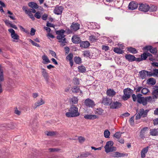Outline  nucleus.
<instances>
[{
  "label": "nucleus",
  "mask_w": 158,
  "mask_h": 158,
  "mask_svg": "<svg viewBox=\"0 0 158 158\" xmlns=\"http://www.w3.org/2000/svg\"><path fill=\"white\" fill-rule=\"evenodd\" d=\"M65 32V31L63 29H61L56 31V33L58 35L56 36L57 39L60 40L65 37V35L64 34Z\"/></svg>",
  "instance_id": "5"
},
{
  "label": "nucleus",
  "mask_w": 158,
  "mask_h": 158,
  "mask_svg": "<svg viewBox=\"0 0 158 158\" xmlns=\"http://www.w3.org/2000/svg\"><path fill=\"white\" fill-rule=\"evenodd\" d=\"M156 79L153 78H150L147 81V83L148 85H154L156 84Z\"/></svg>",
  "instance_id": "30"
},
{
  "label": "nucleus",
  "mask_w": 158,
  "mask_h": 158,
  "mask_svg": "<svg viewBox=\"0 0 158 158\" xmlns=\"http://www.w3.org/2000/svg\"><path fill=\"white\" fill-rule=\"evenodd\" d=\"M149 133L150 135L152 136H158V128L150 129Z\"/></svg>",
  "instance_id": "25"
},
{
  "label": "nucleus",
  "mask_w": 158,
  "mask_h": 158,
  "mask_svg": "<svg viewBox=\"0 0 158 158\" xmlns=\"http://www.w3.org/2000/svg\"><path fill=\"white\" fill-rule=\"evenodd\" d=\"M74 84L75 85H78L79 84V79L77 78H74L73 79Z\"/></svg>",
  "instance_id": "59"
},
{
  "label": "nucleus",
  "mask_w": 158,
  "mask_h": 158,
  "mask_svg": "<svg viewBox=\"0 0 158 158\" xmlns=\"http://www.w3.org/2000/svg\"><path fill=\"white\" fill-rule=\"evenodd\" d=\"M41 69L42 70V74L44 77V79H45L46 81L47 82V83H48V73L46 72V70L44 68H42Z\"/></svg>",
  "instance_id": "16"
},
{
  "label": "nucleus",
  "mask_w": 158,
  "mask_h": 158,
  "mask_svg": "<svg viewBox=\"0 0 158 158\" xmlns=\"http://www.w3.org/2000/svg\"><path fill=\"white\" fill-rule=\"evenodd\" d=\"M46 134L48 136H52L55 135L56 133L54 131H47Z\"/></svg>",
  "instance_id": "56"
},
{
  "label": "nucleus",
  "mask_w": 158,
  "mask_h": 158,
  "mask_svg": "<svg viewBox=\"0 0 158 158\" xmlns=\"http://www.w3.org/2000/svg\"><path fill=\"white\" fill-rule=\"evenodd\" d=\"M104 136L106 138H109L110 135V131L108 130H106L104 132Z\"/></svg>",
  "instance_id": "42"
},
{
  "label": "nucleus",
  "mask_w": 158,
  "mask_h": 158,
  "mask_svg": "<svg viewBox=\"0 0 158 158\" xmlns=\"http://www.w3.org/2000/svg\"><path fill=\"white\" fill-rule=\"evenodd\" d=\"M149 110L147 109L144 110L143 108L140 109L138 113L135 114V119L138 120L141 118H145L147 117L149 111Z\"/></svg>",
  "instance_id": "2"
},
{
  "label": "nucleus",
  "mask_w": 158,
  "mask_h": 158,
  "mask_svg": "<svg viewBox=\"0 0 158 158\" xmlns=\"http://www.w3.org/2000/svg\"><path fill=\"white\" fill-rule=\"evenodd\" d=\"M148 92H149V89L145 88H143L141 91V93L144 94H146Z\"/></svg>",
  "instance_id": "50"
},
{
  "label": "nucleus",
  "mask_w": 158,
  "mask_h": 158,
  "mask_svg": "<svg viewBox=\"0 0 158 158\" xmlns=\"http://www.w3.org/2000/svg\"><path fill=\"white\" fill-rule=\"evenodd\" d=\"M69 111L65 114L66 116L68 117H75L80 115L78 109L75 105H72Z\"/></svg>",
  "instance_id": "1"
},
{
  "label": "nucleus",
  "mask_w": 158,
  "mask_h": 158,
  "mask_svg": "<svg viewBox=\"0 0 158 158\" xmlns=\"http://www.w3.org/2000/svg\"><path fill=\"white\" fill-rule=\"evenodd\" d=\"M23 10L25 11V13L27 14L29 11H30L31 9H27V7L26 6H23Z\"/></svg>",
  "instance_id": "49"
},
{
  "label": "nucleus",
  "mask_w": 158,
  "mask_h": 158,
  "mask_svg": "<svg viewBox=\"0 0 158 158\" xmlns=\"http://www.w3.org/2000/svg\"><path fill=\"white\" fill-rule=\"evenodd\" d=\"M103 110L101 108H98L97 109L95 112V114H97L98 115H101L103 113Z\"/></svg>",
  "instance_id": "43"
},
{
  "label": "nucleus",
  "mask_w": 158,
  "mask_h": 158,
  "mask_svg": "<svg viewBox=\"0 0 158 158\" xmlns=\"http://www.w3.org/2000/svg\"><path fill=\"white\" fill-rule=\"evenodd\" d=\"M89 40L92 42H95L97 40L96 37L95 35H91L89 37Z\"/></svg>",
  "instance_id": "47"
},
{
  "label": "nucleus",
  "mask_w": 158,
  "mask_h": 158,
  "mask_svg": "<svg viewBox=\"0 0 158 158\" xmlns=\"http://www.w3.org/2000/svg\"><path fill=\"white\" fill-rule=\"evenodd\" d=\"M114 143L112 141H107L106 143V144L105 146L106 147H111L113 145Z\"/></svg>",
  "instance_id": "45"
},
{
  "label": "nucleus",
  "mask_w": 158,
  "mask_h": 158,
  "mask_svg": "<svg viewBox=\"0 0 158 158\" xmlns=\"http://www.w3.org/2000/svg\"><path fill=\"white\" fill-rule=\"evenodd\" d=\"M148 128L147 127H145L142 128L140 131L139 137L143 139L145 138V134L146 132L148 130Z\"/></svg>",
  "instance_id": "15"
},
{
  "label": "nucleus",
  "mask_w": 158,
  "mask_h": 158,
  "mask_svg": "<svg viewBox=\"0 0 158 158\" xmlns=\"http://www.w3.org/2000/svg\"><path fill=\"white\" fill-rule=\"evenodd\" d=\"M73 30H72L71 28V29L67 28L66 29V30L65 31L66 33L67 34H72L73 33Z\"/></svg>",
  "instance_id": "62"
},
{
  "label": "nucleus",
  "mask_w": 158,
  "mask_h": 158,
  "mask_svg": "<svg viewBox=\"0 0 158 158\" xmlns=\"http://www.w3.org/2000/svg\"><path fill=\"white\" fill-rule=\"evenodd\" d=\"M42 58L43 60L45 61L44 62H43L44 64H46L47 63L50 62V61L49 60L46 55H44L42 56Z\"/></svg>",
  "instance_id": "34"
},
{
  "label": "nucleus",
  "mask_w": 158,
  "mask_h": 158,
  "mask_svg": "<svg viewBox=\"0 0 158 158\" xmlns=\"http://www.w3.org/2000/svg\"><path fill=\"white\" fill-rule=\"evenodd\" d=\"M138 7V3L134 1L131 2L128 6V9L131 10H134L136 9Z\"/></svg>",
  "instance_id": "9"
},
{
  "label": "nucleus",
  "mask_w": 158,
  "mask_h": 158,
  "mask_svg": "<svg viewBox=\"0 0 158 158\" xmlns=\"http://www.w3.org/2000/svg\"><path fill=\"white\" fill-rule=\"evenodd\" d=\"M133 92V90L130 88L124 89L123 90L124 95L122 96V99L124 101L127 100L130 98Z\"/></svg>",
  "instance_id": "4"
},
{
  "label": "nucleus",
  "mask_w": 158,
  "mask_h": 158,
  "mask_svg": "<svg viewBox=\"0 0 158 158\" xmlns=\"http://www.w3.org/2000/svg\"><path fill=\"white\" fill-rule=\"evenodd\" d=\"M34 16L38 19H39L41 18L40 13L38 11L36 12L34 15Z\"/></svg>",
  "instance_id": "58"
},
{
  "label": "nucleus",
  "mask_w": 158,
  "mask_h": 158,
  "mask_svg": "<svg viewBox=\"0 0 158 158\" xmlns=\"http://www.w3.org/2000/svg\"><path fill=\"white\" fill-rule=\"evenodd\" d=\"M78 140L80 143H83L85 140V138L82 136H79L78 137Z\"/></svg>",
  "instance_id": "61"
},
{
  "label": "nucleus",
  "mask_w": 158,
  "mask_h": 158,
  "mask_svg": "<svg viewBox=\"0 0 158 158\" xmlns=\"http://www.w3.org/2000/svg\"><path fill=\"white\" fill-rule=\"evenodd\" d=\"M127 50L129 52L133 54H135L138 53L137 50L135 48L132 47H129L127 48Z\"/></svg>",
  "instance_id": "27"
},
{
  "label": "nucleus",
  "mask_w": 158,
  "mask_h": 158,
  "mask_svg": "<svg viewBox=\"0 0 158 158\" xmlns=\"http://www.w3.org/2000/svg\"><path fill=\"white\" fill-rule=\"evenodd\" d=\"M80 25L77 23L73 22L71 25L70 27L73 31H76L80 29Z\"/></svg>",
  "instance_id": "13"
},
{
  "label": "nucleus",
  "mask_w": 158,
  "mask_h": 158,
  "mask_svg": "<svg viewBox=\"0 0 158 158\" xmlns=\"http://www.w3.org/2000/svg\"><path fill=\"white\" fill-rule=\"evenodd\" d=\"M157 51V48L155 47L151 49L150 52L153 54H156Z\"/></svg>",
  "instance_id": "52"
},
{
  "label": "nucleus",
  "mask_w": 158,
  "mask_h": 158,
  "mask_svg": "<svg viewBox=\"0 0 158 158\" xmlns=\"http://www.w3.org/2000/svg\"><path fill=\"white\" fill-rule=\"evenodd\" d=\"M29 41L33 45L38 47H40V46L39 44L35 43L32 40L30 39Z\"/></svg>",
  "instance_id": "51"
},
{
  "label": "nucleus",
  "mask_w": 158,
  "mask_h": 158,
  "mask_svg": "<svg viewBox=\"0 0 158 158\" xmlns=\"http://www.w3.org/2000/svg\"><path fill=\"white\" fill-rule=\"evenodd\" d=\"M74 60L75 62L77 64H80L81 63V59L79 57H75L74 58Z\"/></svg>",
  "instance_id": "39"
},
{
  "label": "nucleus",
  "mask_w": 158,
  "mask_h": 158,
  "mask_svg": "<svg viewBox=\"0 0 158 158\" xmlns=\"http://www.w3.org/2000/svg\"><path fill=\"white\" fill-rule=\"evenodd\" d=\"M110 108L112 109H116L120 108L122 105V103L117 101L111 102L110 105Z\"/></svg>",
  "instance_id": "8"
},
{
  "label": "nucleus",
  "mask_w": 158,
  "mask_h": 158,
  "mask_svg": "<svg viewBox=\"0 0 158 158\" xmlns=\"http://www.w3.org/2000/svg\"><path fill=\"white\" fill-rule=\"evenodd\" d=\"M78 72L81 73H85L86 72V69L85 66L80 65L78 67Z\"/></svg>",
  "instance_id": "32"
},
{
  "label": "nucleus",
  "mask_w": 158,
  "mask_h": 158,
  "mask_svg": "<svg viewBox=\"0 0 158 158\" xmlns=\"http://www.w3.org/2000/svg\"><path fill=\"white\" fill-rule=\"evenodd\" d=\"M116 94V92L113 89H108L106 91L107 95L110 97H113Z\"/></svg>",
  "instance_id": "20"
},
{
  "label": "nucleus",
  "mask_w": 158,
  "mask_h": 158,
  "mask_svg": "<svg viewBox=\"0 0 158 158\" xmlns=\"http://www.w3.org/2000/svg\"><path fill=\"white\" fill-rule=\"evenodd\" d=\"M44 102L41 98L40 101H38L35 102L34 104L32 105V107L33 109H36L37 107L40 106L41 105L44 104Z\"/></svg>",
  "instance_id": "18"
},
{
  "label": "nucleus",
  "mask_w": 158,
  "mask_h": 158,
  "mask_svg": "<svg viewBox=\"0 0 158 158\" xmlns=\"http://www.w3.org/2000/svg\"><path fill=\"white\" fill-rule=\"evenodd\" d=\"M148 73V71L142 70L139 72V73L140 77L142 79H145L147 76V73Z\"/></svg>",
  "instance_id": "26"
},
{
  "label": "nucleus",
  "mask_w": 158,
  "mask_h": 158,
  "mask_svg": "<svg viewBox=\"0 0 158 158\" xmlns=\"http://www.w3.org/2000/svg\"><path fill=\"white\" fill-rule=\"evenodd\" d=\"M114 52L118 54H122L124 53V51L122 50L121 49L118 47L114 48L113 49Z\"/></svg>",
  "instance_id": "31"
},
{
  "label": "nucleus",
  "mask_w": 158,
  "mask_h": 158,
  "mask_svg": "<svg viewBox=\"0 0 158 158\" xmlns=\"http://www.w3.org/2000/svg\"><path fill=\"white\" fill-rule=\"evenodd\" d=\"M63 9V7L61 6H57L54 9L53 12L57 15H60L62 13Z\"/></svg>",
  "instance_id": "11"
},
{
  "label": "nucleus",
  "mask_w": 158,
  "mask_h": 158,
  "mask_svg": "<svg viewBox=\"0 0 158 158\" xmlns=\"http://www.w3.org/2000/svg\"><path fill=\"white\" fill-rule=\"evenodd\" d=\"M72 90L73 92L75 93H78L80 91L79 87L78 86H74L72 88Z\"/></svg>",
  "instance_id": "36"
},
{
  "label": "nucleus",
  "mask_w": 158,
  "mask_h": 158,
  "mask_svg": "<svg viewBox=\"0 0 158 158\" xmlns=\"http://www.w3.org/2000/svg\"><path fill=\"white\" fill-rule=\"evenodd\" d=\"M84 104L86 106L89 107L93 108L95 106L94 101L89 98L85 100Z\"/></svg>",
  "instance_id": "7"
},
{
  "label": "nucleus",
  "mask_w": 158,
  "mask_h": 158,
  "mask_svg": "<svg viewBox=\"0 0 158 158\" xmlns=\"http://www.w3.org/2000/svg\"><path fill=\"white\" fill-rule=\"evenodd\" d=\"M91 154L89 152H82L80 155L81 157H87L89 155H90Z\"/></svg>",
  "instance_id": "41"
},
{
  "label": "nucleus",
  "mask_w": 158,
  "mask_h": 158,
  "mask_svg": "<svg viewBox=\"0 0 158 158\" xmlns=\"http://www.w3.org/2000/svg\"><path fill=\"white\" fill-rule=\"evenodd\" d=\"M148 150V147L143 148L141 151V157L143 158L145 157V154L147 152Z\"/></svg>",
  "instance_id": "28"
},
{
  "label": "nucleus",
  "mask_w": 158,
  "mask_h": 158,
  "mask_svg": "<svg viewBox=\"0 0 158 158\" xmlns=\"http://www.w3.org/2000/svg\"><path fill=\"white\" fill-rule=\"evenodd\" d=\"M28 12V13L27 14V15L33 20H34L35 19V18H34L35 16H34L32 14L31 10Z\"/></svg>",
  "instance_id": "54"
},
{
  "label": "nucleus",
  "mask_w": 158,
  "mask_h": 158,
  "mask_svg": "<svg viewBox=\"0 0 158 158\" xmlns=\"http://www.w3.org/2000/svg\"><path fill=\"white\" fill-rule=\"evenodd\" d=\"M126 154L123 153H120L119 152H116L111 153L110 156L114 158L124 157L126 156Z\"/></svg>",
  "instance_id": "12"
},
{
  "label": "nucleus",
  "mask_w": 158,
  "mask_h": 158,
  "mask_svg": "<svg viewBox=\"0 0 158 158\" xmlns=\"http://www.w3.org/2000/svg\"><path fill=\"white\" fill-rule=\"evenodd\" d=\"M142 87L141 86H140L139 87H137V88L134 87V90L136 92H139L140 91L141 89H142Z\"/></svg>",
  "instance_id": "57"
},
{
  "label": "nucleus",
  "mask_w": 158,
  "mask_h": 158,
  "mask_svg": "<svg viewBox=\"0 0 158 158\" xmlns=\"http://www.w3.org/2000/svg\"><path fill=\"white\" fill-rule=\"evenodd\" d=\"M134 116H132L130 118L129 120V122L131 125H134Z\"/></svg>",
  "instance_id": "60"
},
{
  "label": "nucleus",
  "mask_w": 158,
  "mask_h": 158,
  "mask_svg": "<svg viewBox=\"0 0 158 158\" xmlns=\"http://www.w3.org/2000/svg\"><path fill=\"white\" fill-rule=\"evenodd\" d=\"M157 9V6L154 5H151L150 6H149V11L150 12H153L156 11Z\"/></svg>",
  "instance_id": "33"
},
{
  "label": "nucleus",
  "mask_w": 158,
  "mask_h": 158,
  "mask_svg": "<svg viewBox=\"0 0 158 158\" xmlns=\"http://www.w3.org/2000/svg\"><path fill=\"white\" fill-rule=\"evenodd\" d=\"M72 42L75 44H80L81 40L80 37L77 35H73L71 39Z\"/></svg>",
  "instance_id": "10"
},
{
  "label": "nucleus",
  "mask_w": 158,
  "mask_h": 158,
  "mask_svg": "<svg viewBox=\"0 0 158 158\" xmlns=\"http://www.w3.org/2000/svg\"><path fill=\"white\" fill-rule=\"evenodd\" d=\"M80 44V47L84 48H87L90 45V43L88 41H81Z\"/></svg>",
  "instance_id": "22"
},
{
  "label": "nucleus",
  "mask_w": 158,
  "mask_h": 158,
  "mask_svg": "<svg viewBox=\"0 0 158 158\" xmlns=\"http://www.w3.org/2000/svg\"><path fill=\"white\" fill-rule=\"evenodd\" d=\"M7 13L8 14L10 15H8V17H10L11 19L13 20L16 19L15 18V16L14 15L13 13L11 12L10 11L8 10Z\"/></svg>",
  "instance_id": "38"
},
{
  "label": "nucleus",
  "mask_w": 158,
  "mask_h": 158,
  "mask_svg": "<svg viewBox=\"0 0 158 158\" xmlns=\"http://www.w3.org/2000/svg\"><path fill=\"white\" fill-rule=\"evenodd\" d=\"M155 87H156V89L153 88L154 90L152 91V94L153 95V99L157 98L158 97V86H155Z\"/></svg>",
  "instance_id": "24"
},
{
  "label": "nucleus",
  "mask_w": 158,
  "mask_h": 158,
  "mask_svg": "<svg viewBox=\"0 0 158 158\" xmlns=\"http://www.w3.org/2000/svg\"><path fill=\"white\" fill-rule=\"evenodd\" d=\"M98 117V116L95 115L86 114L84 116V118L87 119H94Z\"/></svg>",
  "instance_id": "23"
},
{
  "label": "nucleus",
  "mask_w": 158,
  "mask_h": 158,
  "mask_svg": "<svg viewBox=\"0 0 158 158\" xmlns=\"http://www.w3.org/2000/svg\"><path fill=\"white\" fill-rule=\"evenodd\" d=\"M152 48V46L148 45L144 47L143 49V50H145L147 51H150L151 50V49Z\"/></svg>",
  "instance_id": "48"
},
{
  "label": "nucleus",
  "mask_w": 158,
  "mask_h": 158,
  "mask_svg": "<svg viewBox=\"0 0 158 158\" xmlns=\"http://www.w3.org/2000/svg\"><path fill=\"white\" fill-rule=\"evenodd\" d=\"M4 80V77L3 70L0 69V81L2 82ZM2 92V85L0 83V93Z\"/></svg>",
  "instance_id": "21"
},
{
  "label": "nucleus",
  "mask_w": 158,
  "mask_h": 158,
  "mask_svg": "<svg viewBox=\"0 0 158 158\" xmlns=\"http://www.w3.org/2000/svg\"><path fill=\"white\" fill-rule=\"evenodd\" d=\"M125 58L129 62L134 61L135 60V56L130 54H126L125 56Z\"/></svg>",
  "instance_id": "14"
},
{
  "label": "nucleus",
  "mask_w": 158,
  "mask_h": 158,
  "mask_svg": "<svg viewBox=\"0 0 158 158\" xmlns=\"http://www.w3.org/2000/svg\"><path fill=\"white\" fill-rule=\"evenodd\" d=\"M104 148L105 152L106 153L115 152L116 150V148L115 147H106V146H104Z\"/></svg>",
  "instance_id": "19"
},
{
  "label": "nucleus",
  "mask_w": 158,
  "mask_h": 158,
  "mask_svg": "<svg viewBox=\"0 0 158 158\" xmlns=\"http://www.w3.org/2000/svg\"><path fill=\"white\" fill-rule=\"evenodd\" d=\"M102 49L106 51L109 50V48L107 46L103 45L102 46Z\"/></svg>",
  "instance_id": "64"
},
{
  "label": "nucleus",
  "mask_w": 158,
  "mask_h": 158,
  "mask_svg": "<svg viewBox=\"0 0 158 158\" xmlns=\"http://www.w3.org/2000/svg\"><path fill=\"white\" fill-rule=\"evenodd\" d=\"M83 55L85 57L90 58L91 54L89 51H86L83 52Z\"/></svg>",
  "instance_id": "40"
},
{
  "label": "nucleus",
  "mask_w": 158,
  "mask_h": 158,
  "mask_svg": "<svg viewBox=\"0 0 158 158\" xmlns=\"http://www.w3.org/2000/svg\"><path fill=\"white\" fill-rule=\"evenodd\" d=\"M152 99V97L151 96H148L144 98V102H145V105H147V102L150 101Z\"/></svg>",
  "instance_id": "46"
},
{
  "label": "nucleus",
  "mask_w": 158,
  "mask_h": 158,
  "mask_svg": "<svg viewBox=\"0 0 158 158\" xmlns=\"http://www.w3.org/2000/svg\"><path fill=\"white\" fill-rule=\"evenodd\" d=\"M78 99L77 97H73L70 99V101L72 102L73 104H77L78 102Z\"/></svg>",
  "instance_id": "37"
},
{
  "label": "nucleus",
  "mask_w": 158,
  "mask_h": 158,
  "mask_svg": "<svg viewBox=\"0 0 158 158\" xmlns=\"http://www.w3.org/2000/svg\"><path fill=\"white\" fill-rule=\"evenodd\" d=\"M73 57V55L72 53H70L66 57L67 59L69 60H72V59Z\"/></svg>",
  "instance_id": "55"
},
{
  "label": "nucleus",
  "mask_w": 158,
  "mask_h": 158,
  "mask_svg": "<svg viewBox=\"0 0 158 158\" xmlns=\"http://www.w3.org/2000/svg\"><path fill=\"white\" fill-rule=\"evenodd\" d=\"M111 102V99L107 98H103L102 101V103L106 106L110 105Z\"/></svg>",
  "instance_id": "17"
},
{
  "label": "nucleus",
  "mask_w": 158,
  "mask_h": 158,
  "mask_svg": "<svg viewBox=\"0 0 158 158\" xmlns=\"http://www.w3.org/2000/svg\"><path fill=\"white\" fill-rule=\"evenodd\" d=\"M28 5L30 7L35 9H36L39 8L38 5L34 2H30L28 4Z\"/></svg>",
  "instance_id": "29"
},
{
  "label": "nucleus",
  "mask_w": 158,
  "mask_h": 158,
  "mask_svg": "<svg viewBox=\"0 0 158 158\" xmlns=\"http://www.w3.org/2000/svg\"><path fill=\"white\" fill-rule=\"evenodd\" d=\"M122 133V132L120 131L117 132L114 134V137L118 139L120 138Z\"/></svg>",
  "instance_id": "35"
},
{
  "label": "nucleus",
  "mask_w": 158,
  "mask_h": 158,
  "mask_svg": "<svg viewBox=\"0 0 158 158\" xmlns=\"http://www.w3.org/2000/svg\"><path fill=\"white\" fill-rule=\"evenodd\" d=\"M141 56L143 60H146L148 57L147 52H144L143 54L141 55Z\"/></svg>",
  "instance_id": "44"
},
{
  "label": "nucleus",
  "mask_w": 158,
  "mask_h": 158,
  "mask_svg": "<svg viewBox=\"0 0 158 158\" xmlns=\"http://www.w3.org/2000/svg\"><path fill=\"white\" fill-rule=\"evenodd\" d=\"M139 10L144 12H147L149 10V6L147 4H141L139 8Z\"/></svg>",
  "instance_id": "6"
},
{
  "label": "nucleus",
  "mask_w": 158,
  "mask_h": 158,
  "mask_svg": "<svg viewBox=\"0 0 158 158\" xmlns=\"http://www.w3.org/2000/svg\"><path fill=\"white\" fill-rule=\"evenodd\" d=\"M11 36L14 39L19 40V36L15 33H14L13 35H11Z\"/></svg>",
  "instance_id": "53"
},
{
  "label": "nucleus",
  "mask_w": 158,
  "mask_h": 158,
  "mask_svg": "<svg viewBox=\"0 0 158 158\" xmlns=\"http://www.w3.org/2000/svg\"><path fill=\"white\" fill-rule=\"evenodd\" d=\"M142 94H136V95L135 94H133L132 95L133 100L134 102L136 101V98L137 99V102L139 104H142L144 106H145V102L144 100V97H142Z\"/></svg>",
  "instance_id": "3"
},
{
  "label": "nucleus",
  "mask_w": 158,
  "mask_h": 158,
  "mask_svg": "<svg viewBox=\"0 0 158 158\" xmlns=\"http://www.w3.org/2000/svg\"><path fill=\"white\" fill-rule=\"evenodd\" d=\"M130 115V114L129 113H128V112H126L120 115V117H122L123 118L124 117H127L129 116Z\"/></svg>",
  "instance_id": "63"
}]
</instances>
